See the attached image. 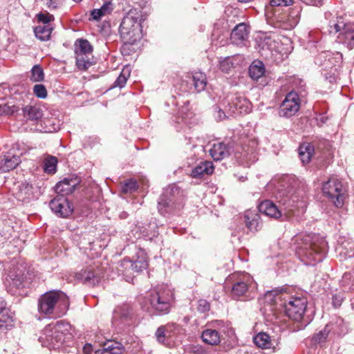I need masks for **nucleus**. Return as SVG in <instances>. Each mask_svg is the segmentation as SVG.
Wrapping results in <instances>:
<instances>
[{
    "label": "nucleus",
    "instance_id": "63",
    "mask_svg": "<svg viewBox=\"0 0 354 354\" xmlns=\"http://www.w3.org/2000/svg\"><path fill=\"white\" fill-rule=\"evenodd\" d=\"M317 120L321 123H325L327 120V118L324 116V115H321L319 118L317 119Z\"/></svg>",
    "mask_w": 354,
    "mask_h": 354
},
{
    "label": "nucleus",
    "instance_id": "11",
    "mask_svg": "<svg viewBox=\"0 0 354 354\" xmlns=\"http://www.w3.org/2000/svg\"><path fill=\"white\" fill-rule=\"evenodd\" d=\"M302 7L300 4H295L287 12H280V9H275L273 13V23L275 26L283 29L294 28L299 22Z\"/></svg>",
    "mask_w": 354,
    "mask_h": 354
},
{
    "label": "nucleus",
    "instance_id": "62",
    "mask_svg": "<svg viewBox=\"0 0 354 354\" xmlns=\"http://www.w3.org/2000/svg\"><path fill=\"white\" fill-rule=\"evenodd\" d=\"M353 250H354V248H353V245L351 244V245L350 247V251L346 250L345 252H344V255L348 258L353 257H354V251H353ZM341 252H343V251H342Z\"/></svg>",
    "mask_w": 354,
    "mask_h": 354
},
{
    "label": "nucleus",
    "instance_id": "14",
    "mask_svg": "<svg viewBox=\"0 0 354 354\" xmlns=\"http://www.w3.org/2000/svg\"><path fill=\"white\" fill-rule=\"evenodd\" d=\"M225 105L227 113L230 116L236 117L241 114L248 113L251 111L250 102L243 95L236 94L227 97Z\"/></svg>",
    "mask_w": 354,
    "mask_h": 354
},
{
    "label": "nucleus",
    "instance_id": "6",
    "mask_svg": "<svg viewBox=\"0 0 354 354\" xmlns=\"http://www.w3.org/2000/svg\"><path fill=\"white\" fill-rule=\"evenodd\" d=\"M71 328V326L68 323L62 321L55 324H48L42 330L38 340L43 346L49 349L59 348L72 339Z\"/></svg>",
    "mask_w": 354,
    "mask_h": 354
},
{
    "label": "nucleus",
    "instance_id": "52",
    "mask_svg": "<svg viewBox=\"0 0 354 354\" xmlns=\"http://www.w3.org/2000/svg\"><path fill=\"white\" fill-rule=\"evenodd\" d=\"M33 93L39 98L44 99L47 97V90L43 84H36L33 87Z\"/></svg>",
    "mask_w": 354,
    "mask_h": 354
},
{
    "label": "nucleus",
    "instance_id": "7",
    "mask_svg": "<svg viewBox=\"0 0 354 354\" xmlns=\"http://www.w3.org/2000/svg\"><path fill=\"white\" fill-rule=\"evenodd\" d=\"M144 20L140 9H131L123 17L119 28L120 38L124 46L136 44L142 37L141 21Z\"/></svg>",
    "mask_w": 354,
    "mask_h": 354
},
{
    "label": "nucleus",
    "instance_id": "30",
    "mask_svg": "<svg viewBox=\"0 0 354 354\" xmlns=\"http://www.w3.org/2000/svg\"><path fill=\"white\" fill-rule=\"evenodd\" d=\"M203 341L209 345H218L221 342L220 333L215 329L207 328L201 335Z\"/></svg>",
    "mask_w": 354,
    "mask_h": 354
},
{
    "label": "nucleus",
    "instance_id": "21",
    "mask_svg": "<svg viewBox=\"0 0 354 354\" xmlns=\"http://www.w3.org/2000/svg\"><path fill=\"white\" fill-rule=\"evenodd\" d=\"M50 209L58 216L67 218L73 212V204L64 196L57 195L49 203Z\"/></svg>",
    "mask_w": 354,
    "mask_h": 354
},
{
    "label": "nucleus",
    "instance_id": "16",
    "mask_svg": "<svg viewBox=\"0 0 354 354\" xmlns=\"http://www.w3.org/2000/svg\"><path fill=\"white\" fill-rule=\"evenodd\" d=\"M206 86L207 77L202 72H194L186 76V79L183 80L181 84V87L189 93H200L205 89Z\"/></svg>",
    "mask_w": 354,
    "mask_h": 354
},
{
    "label": "nucleus",
    "instance_id": "37",
    "mask_svg": "<svg viewBox=\"0 0 354 354\" xmlns=\"http://www.w3.org/2000/svg\"><path fill=\"white\" fill-rule=\"evenodd\" d=\"M52 30L50 25H39L35 28L34 32L36 37L41 41H47L50 39Z\"/></svg>",
    "mask_w": 354,
    "mask_h": 354
},
{
    "label": "nucleus",
    "instance_id": "44",
    "mask_svg": "<svg viewBox=\"0 0 354 354\" xmlns=\"http://www.w3.org/2000/svg\"><path fill=\"white\" fill-rule=\"evenodd\" d=\"M44 80V73L40 65L36 64L31 69L30 80L34 82H42Z\"/></svg>",
    "mask_w": 354,
    "mask_h": 354
},
{
    "label": "nucleus",
    "instance_id": "29",
    "mask_svg": "<svg viewBox=\"0 0 354 354\" xmlns=\"http://www.w3.org/2000/svg\"><path fill=\"white\" fill-rule=\"evenodd\" d=\"M214 169L212 162L204 161L200 162L197 166L192 169L191 176L195 178H199L204 174H211Z\"/></svg>",
    "mask_w": 354,
    "mask_h": 354
},
{
    "label": "nucleus",
    "instance_id": "43",
    "mask_svg": "<svg viewBox=\"0 0 354 354\" xmlns=\"http://www.w3.org/2000/svg\"><path fill=\"white\" fill-rule=\"evenodd\" d=\"M221 105L223 106V108H222L221 105H214L213 106L214 117L217 121H221L231 117L228 115L226 111V109L225 108V105H227L226 101H223Z\"/></svg>",
    "mask_w": 354,
    "mask_h": 354
},
{
    "label": "nucleus",
    "instance_id": "51",
    "mask_svg": "<svg viewBox=\"0 0 354 354\" xmlns=\"http://www.w3.org/2000/svg\"><path fill=\"white\" fill-rule=\"evenodd\" d=\"M231 59H232V58L227 57L221 60L219 62L220 70L223 72L228 73L230 70L233 67V63Z\"/></svg>",
    "mask_w": 354,
    "mask_h": 354
},
{
    "label": "nucleus",
    "instance_id": "60",
    "mask_svg": "<svg viewBox=\"0 0 354 354\" xmlns=\"http://www.w3.org/2000/svg\"><path fill=\"white\" fill-rule=\"evenodd\" d=\"M305 3L307 5H311L318 7L322 5V0H305Z\"/></svg>",
    "mask_w": 354,
    "mask_h": 354
},
{
    "label": "nucleus",
    "instance_id": "24",
    "mask_svg": "<svg viewBox=\"0 0 354 354\" xmlns=\"http://www.w3.org/2000/svg\"><path fill=\"white\" fill-rule=\"evenodd\" d=\"M231 147L224 142L214 143L209 149V155L215 161L222 160L230 155Z\"/></svg>",
    "mask_w": 354,
    "mask_h": 354
},
{
    "label": "nucleus",
    "instance_id": "45",
    "mask_svg": "<svg viewBox=\"0 0 354 354\" xmlns=\"http://www.w3.org/2000/svg\"><path fill=\"white\" fill-rule=\"evenodd\" d=\"M156 340L163 344V345H168L169 344V338L167 335V330L166 327L164 326H161L158 328L156 333H155Z\"/></svg>",
    "mask_w": 354,
    "mask_h": 354
},
{
    "label": "nucleus",
    "instance_id": "4",
    "mask_svg": "<svg viewBox=\"0 0 354 354\" xmlns=\"http://www.w3.org/2000/svg\"><path fill=\"white\" fill-rule=\"evenodd\" d=\"M174 301L173 290L166 285H160L150 290L142 303V308L155 315H164L170 312Z\"/></svg>",
    "mask_w": 354,
    "mask_h": 354
},
{
    "label": "nucleus",
    "instance_id": "19",
    "mask_svg": "<svg viewBox=\"0 0 354 354\" xmlns=\"http://www.w3.org/2000/svg\"><path fill=\"white\" fill-rule=\"evenodd\" d=\"M41 194V188L38 185H34L26 181L18 186L15 196L19 201L29 203L32 200L37 199Z\"/></svg>",
    "mask_w": 354,
    "mask_h": 354
},
{
    "label": "nucleus",
    "instance_id": "1",
    "mask_svg": "<svg viewBox=\"0 0 354 354\" xmlns=\"http://www.w3.org/2000/svg\"><path fill=\"white\" fill-rule=\"evenodd\" d=\"M299 185L300 182L295 176H283L275 194L279 206L272 201L265 200L259 204V212L274 218L283 215L292 216L301 203Z\"/></svg>",
    "mask_w": 354,
    "mask_h": 354
},
{
    "label": "nucleus",
    "instance_id": "2",
    "mask_svg": "<svg viewBox=\"0 0 354 354\" xmlns=\"http://www.w3.org/2000/svg\"><path fill=\"white\" fill-rule=\"evenodd\" d=\"M293 241L296 255L304 265L314 266L325 258L328 243L324 238L316 234H299Z\"/></svg>",
    "mask_w": 354,
    "mask_h": 354
},
{
    "label": "nucleus",
    "instance_id": "54",
    "mask_svg": "<svg viewBox=\"0 0 354 354\" xmlns=\"http://www.w3.org/2000/svg\"><path fill=\"white\" fill-rule=\"evenodd\" d=\"M37 19L39 22H42L44 25H49V22L54 19V17L48 12H39L37 15Z\"/></svg>",
    "mask_w": 354,
    "mask_h": 354
},
{
    "label": "nucleus",
    "instance_id": "31",
    "mask_svg": "<svg viewBox=\"0 0 354 354\" xmlns=\"http://www.w3.org/2000/svg\"><path fill=\"white\" fill-rule=\"evenodd\" d=\"M328 325H330V328L333 334L342 336L347 333L348 330V324L341 317H338L335 322H331Z\"/></svg>",
    "mask_w": 354,
    "mask_h": 354
},
{
    "label": "nucleus",
    "instance_id": "64",
    "mask_svg": "<svg viewBox=\"0 0 354 354\" xmlns=\"http://www.w3.org/2000/svg\"><path fill=\"white\" fill-rule=\"evenodd\" d=\"M128 216V214L126 212H122L120 214V218L122 219L127 218Z\"/></svg>",
    "mask_w": 354,
    "mask_h": 354
},
{
    "label": "nucleus",
    "instance_id": "53",
    "mask_svg": "<svg viewBox=\"0 0 354 354\" xmlns=\"http://www.w3.org/2000/svg\"><path fill=\"white\" fill-rule=\"evenodd\" d=\"M100 142V139L97 136H89L85 138L84 141V147L93 148L96 145H99Z\"/></svg>",
    "mask_w": 354,
    "mask_h": 354
},
{
    "label": "nucleus",
    "instance_id": "46",
    "mask_svg": "<svg viewBox=\"0 0 354 354\" xmlns=\"http://www.w3.org/2000/svg\"><path fill=\"white\" fill-rule=\"evenodd\" d=\"M57 159L55 156H48L44 161V171L49 174L56 171Z\"/></svg>",
    "mask_w": 354,
    "mask_h": 354
},
{
    "label": "nucleus",
    "instance_id": "13",
    "mask_svg": "<svg viewBox=\"0 0 354 354\" xmlns=\"http://www.w3.org/2000/svg\"><path fill=\"white\" fill-rule=\"evenodd\" d=\"M322 192L325 196L330 198L337 207L344 205L345 193L340 180L335 177L330 178L322 185Z\"/></svg>",
    "mask_w": 354,
    "mask_h": 354
},
{
    "label": "nucleus",
    "instance_id": "50",
    "mask_svg": "<svg viewBox=\"0 0 354 354\" xmlns=\"http://www.w3.org/2000/svg\"><path fill=\"white\" fill-rule=\"evenodd\" d=\"M188 109L186 106H183L180 109L178 110L177 115L176 116V122L178 124L186 123L187 118L188 115L190 114L192 115V113H189L187 112Z\"/></svg>",
    "mask_w": 354,
    "mask_h": 354
},
{
    "label": "nucleus",
    "instance_id": "26",
    "mask_svg": "<svg viewBox=\"0 0 354 354\" xmlns=\"http://www.w3.org/2000/svg\"><path fill=\"white\" fill-rule=\"evenodd\" d=\"M249 30L247 26L241 23L236 25L232 30L230 35V40L232 44L240 46L248 39Z\"/></svg>",
    "mask_w": 354,
    "mask_h": 354
},
{
    "label": "nucleus",
    "instance_id": "40",
    "mask_svg": "<svg viewBox=\"0 0 354 354\" xmlns=\"http://www.w3.org/2000/svg\"><path fill=\"white\" fill-rule=\"evenodd\" d=\"M314 147L313 145L308 144L306 146L301 145L299 149V156L304 164H307L310 161Z\"/></svg>",
    "mask_w": 354,
    "mask_h": 354
},
{
    "label": "nucleus",
    "instance_id": "55",
    "mask_svg": "<svg viewBox=\"0 0 354 354\" xmlns=\"http://www.w3.org/2000/svg\"><path fill=\"white\" fill-rule=\"evenodd\" d=\"M260 46H261V48L264 50L265 48L268 50H272L273 48L275 46V41L272 39L270 37H266L260 43Z\"/></svg>",
    "mask_w": 354,
    "mask_h": 354
},
{
    "label": "nucleus",
    "instance_id": "12",
    "mask_svg": "<svg viewBox=\"0 0 354 354\" xmlns=\"http://www.w3.org/2000/svg\"><path fill=\"white\" fill-rule=\"evenodd\" d=\"M258 141L255 138H246L237 148L235 158L243 165H250L255 162L257 158Z\"/></svg>",
    "mask_w": 354,
    "mask_h": 354
},
{
    "label": "nucleus",
    "instance_id": "38",
    "mask_svg": "<svg viewBox=\"0 0 354 354\" xmlns=\"http://www.w3.org/2000/svg\"><path fill=\"white\" fill-rule=\"evenodd\" d=\"M19 110V106L16 105L13 101L5 102L3 99L0 100V115H12Z\"/></svg>",
    "mask_w": 354,
    "mask_h": 354
},
{
    "label": "nucleus",
    "instance_id": "58",
    "mask_svg": "<svg viewBox=\"0 0 354 354\" xmlns=\"http://www.w3.org/2000/svg\"><path fill=\"white\" fill-rule=\"evenodd\" d=\"M117 343V342H113L111 340L106 342L103 346L102 354H109V353H110L113 348L115 347V344Z\"/></svg>",
    "mask_w": 354,
    "mask_h": 354
},
{
    "label": "nucleus",
    "instance_id": "59",
    "mask_svg": "<svg viewBox=\"0 0 354 354\" xmlns=\"http://www.w3.org/2000/svg\"><path fill=\"white\" fill-rule=\"evenodd\" d=\"M122 346L120 343L115 344V346L109 353V354H122Z\"/></svg>",
    "mask_w": 354,
    "mask_h": 354
},
{
    "label": "nucleus",
    "instance_id": "35",
    "mask_svg": "<svg viewBox=\"0 0 354 354\" xmlns=\"http://www.w3.org/2000/svg\"><path fill=\"white\" fill-rule=\"evenodd\" d=\"M293 0H270V7L267 8V16L272 19L273 21V13L275 9L279 8L282 6H288L293 4Z\"/></svg>",
    "mask_w": 354,
    "mask_h": 354
},
{
    "label": "nucleus",
    "instance_id": "47",
    "mask_svg": "<svg viewBox=\"0 0 354 354\" xmlns=\"http://www.w3.org/2000/svg\"><path fill=\"white\" fill-rule=\"evenodd\" d=\"M138 187L136 180L129 179L122 184L121 191L124 194L133 193L137 190Z\"/></svg>",
    "mask_w": 354,
    "mask_h": 354
},
{
    "label": "nucleus",
    "instance_id": "48",
    "mask_svg": "<svg viewBox=\"0 0 354 354\" xmlns=\"http://www.w3.org/2000/svg\"><path fill=\"white\" fill-rule=\"evenodd\" d=\"M26 284V282L24 280V278L20 276H16L15 278L12 279L10 283V286L16 288L13 294L17 293V290H19V293L20 294V290L25 288Z\"/></svg>",
    "mask_w": 354,
    "mask_h": 354
},
{
    "label": "nucleus",
    "instance_id": "22",
    "mask_svg": "<svg viewBox=\"0 0 354 354\" xmlns=\"http://www.w3.org/2000/svg\"><path fill=\"white\" fill-rule=\"evenodd\" d=\"M122 266H129L131 270L140 272L145 270L148 266V261L146 254L143 250H140L137 253L136 259L130 260L129 259L124 258L122 262Z\"/></svg>",
    "mask_w": 354,
    "mask_h": 354
},
{
    "label": "nucleus",
    "instance_id": "56",
    "mask_svg": "<svg viewBox=\"0 0 354 354\" xmlns=\"http://www.w3.org/2000/svg\"><path fill=\"white\" fill-rule=\"evenodd\" d=\"M210 309L209 303L205 299H200L198 301L197 310L201 313H205Z\"/></svg>",
    "mask_w": 354,
    "mask_h": 354
},
{
    "label": "nucleus",
    "instance_id": "15",
    "mask_svg": "<svg viewBox=\"0 0 354 354\" xmlns=\"http://www.w3.org/2000/svg\"><path fill=\"white\" fill-rule=\"evenodd\" d=\"M299 94L294 90L288 92L280 104L278 114L281 118H290L296 115L300 109Z\"/></svg>",
    "mask_w": 354,
    "mask_h": 354
},
{
    "label": "nucleus",
    "instance_id": "10",
    "mask_svg": "<svg viewBox=\"0 0 354 354\" xmlns=\"http://www.w3.org/2000/svg\"><path fill=\"white\" fill-rule=\"evenodd\" d=\"M343 61V55L339 52L322 50L314 59L315 64L321 67L325 73L322 74L326 80L332 83L336 80V72Z\"/></svg>",
    "mask_w": 354,
    "mask_h": 354
},
{
    "label": "nucleus",
    "instance_id": "32",
    "mask_svg": "<svg viewBox=\"0 0 354 354\" xmlns=\"http://www.w3.org/2000/svg\"><path fill=\"white\" fill-rule=\"evenodd\" d=\"M75 55H79L80 58L84 55H93V47L86 39H77L75 44Z\"/></svg>",
    "mask_w": 354,
    "mask_h": 354
},
{
    "label": "nucleus",
    "instance_id": "3",
    "mask_svg": "<svg viewBox=\"0 0 354 354\" xmlns=\"http://www.w3.org/2000/svg\"><path fill=\"white\" fill-rule=\"evenodd\" d=\"M283 288L272 290L266 293V297H270L272 301L277 302L278 300L284 301L281 304L286 315L293 321L300 323L299 327H306L312 320L307 315V299L304 297H288L282 294Z\"/></svg>",
    "mask_w": 354,
    "mask_h": 354
},
{
    "label": "nucleus",
    "instance_id": "57",
    "mask_svg": "<svg viewBox=\"0 0 354 354\" xmlns=\"http://www.w3.org/2000/svg\"><path fill=\"white\" fill-rule=\"evenodd\" d=\"M344 294L342 292L335 294L333 296L332 298V304L335 308H338L342 305V301H344Z\"/></svg>",
    "mask_w": 354,
    "mask_h": 354
},
{
    "label": "nucleus",
    "instance_id": "42",
    "mask_svg": "<svg viewBox=\"0 0 354 354\" xmlns=\"http://www.w3.org/2000/svg\"><path fill=\"white\" fill-rule=\"evenodd\" d=\"M113 9V3H104L99 9H94L91 11V15L94 20H99L102 17L109 14Z\"/></svg>",
    "mask_w": 354,
    "mask_h": 354
},
{
    "label": "nucleus",
    "instance_id": "61",
    "mask_svg": "<svg viewBox=\"0 0 354 354\" xmlns=\"http://www.w3.org/2000/svg\"><path fill=\"white\" fill-rule=\"evenodd\" d=\"M318 42L317 41H310L308 44V48L313 52V48L316 49L317 51L320 50V47L317 46Z\"/></svg>",
    "mask_w": 354,
    "mask_h": 354
},
{
    "label": "nucleus",
    "instance_id": "17",
    "mask_svg": "<svg viewBox=\"0 0 354 354\" xmlns=\"http://www.w3.org/2000/svg\"><path fill=\"white\" fill-rule=\"evenodd\" d=\"M230 279L232 281L231 295L234 299H238L239 297L244 296L248 292L249 286L252 281V279L248 274H233Z\"/></svg>",
    "mask_w": 354,
    "mask_h": 354
},
{
    "label": "nucleus",
    "instance_id": "28",
    "mask_svg": "<svg viewBox=\"0 0 354 354\" xmlns=\"http://www.w3.org/2000/svg\"><path fill=\"white\" fill-rule=\"evenodd\" d=\"M13 322V313L10 309L6 307L4 300L0 298V328L12 326Z\"/></svg>",
    "mask_w": 354,
    "mask_h": 354
},
{
    "label": "nucleus",
    "instance_id": "9",
    "mask_svg": "<svg viewBox=\"0 0 354 354\" xmlns=\"http://www.w3.org/2000/svg\"><path fill=\"white\" fill-rule=\"evenodd\" d=\"M328 32L336 34L338 41L348 49H354V23L348 22L342 16L333 17L328 21Z\"/></svg>",
    "mask_w": 354,
    "mask_h": 354
},
{
    "label": "nucleus",
    "instance_id": "20",
    "mask_svg": "<svg viewBox=\"0 0 354 354\" xmlns=\"http://www.w3.org/2000/svg\"><path fill=\"white\" fill-rule=\"evenodd\" d=\"M75 278L86 286H95L100 282L102 272L97 268L88 266L76 272Z\"/></svg>",
    "mask_w": 354,
    "mask_h": 354
},
{
    "label": "nucleus",
    "instance_id": "34",
    "mask_svg": "<svg viewBox=\"0 0 354 354\" xmlns=\"http://www.w3.org/2000/svg\"><path fill=\"white\" fill-rule=\"evenodd\" d=\"M24 118L28 120H38L43 115L42 111L37 106H26L23 109Z\"/></svg>",
    "mask_w": 354,
    "mask_h": 354
},
{
    "label": "nucleus",
    "instance_id": "23",
    "mask_svg": "<svg viewBox=\"0 0 354 354\" xmlns=\"http://www.w3.org/2000/svg\"><path fill=\"white\" fill-rule=\"evenodd\" d=\"M79 183L80 179L77 176L65 178L56 184L55 191L58 195L65 196L73 192Z\"/></svg>",
    "mask_w": 354,
    "mask_h": 354
},
{
    "label": "nucleus",
    "instance_id": "33",
    "mask_svg": "<svg viewBox=\"0 0 354 354\" xmlns=\"http://www.w3.org/2000/svg\"><path fill=\"white\" fill-rule=\"evenodd\" d=\"M266 72L263 62L254 60L249 67V75L253 80H258Z\"/></svg>",
    "mask_w": 354,
    "mask_h": 354
},
{
    "label": "nucleus",
    "instance_id": "25",
    "mask_svg": "<svg viewBox=\"0 0 354 354\" xmlns=\"http://www.w3.org/2000/svg\"><path fill=\"white\" fill-rule=\"evenodd\" d=\"M21 162L19 155L13 154L10 151L0 157V172L6 173L16 168Z\"/></svg>",
    "mask_w": 354,
    "mask_h": 354
},
{
    "label": "nucleus",
    "instance_id": "5",
    "mask_svg": "<svg viewBox=\"0 0 354 354\" xmlns=\"http://www.w3.org/2000/svg\"><path fill=\"white\" fill-rule=\"evenodd\" d=\"M69 308L68 297L61 290H50L38 300V310L50 318L61 317Z\"/></svg>",
    "mask_w": 354,
    "mask_h": 354
},
{
    "label": "nucleus",
    "instance_id": "18",
    "mask_svg": "<svg viewBox=\"0 0 354 354\" xmlns=\"http://www.w3.org/2000/svg\"><path fill=\"white\" fill-rule=\"evenodd\" d=\"M134 320L135 310L131 305L124 304L115 308L112 320L113 324L118 326L130 325Z\"/></svg>",
    "mask_w": 354,
    "mask_h": 354
},
{
    "label": "nucleus",
    "instance_id": "39",
    "mask_svg": "<svg viewBox=\"0 0 354 354\" xmlns=\"http://www.w3.org/2000/svg\"><path fill=\"white\" fill-rule=\"evenodd\" d=\"M254 343L261 348H269L272 345L270 337L263 332L259 333L254 337Z\"/></svg>",
    "mask_w": 354,
    "mask_h": 354
},
{
    "label": "nucleus",
    "instance_id": "27",
    "mask_svg": "<svg viewBox=\"0 0 354 354\" xmlns=\"http://www.w3.org/2000/svg\"><path fill=\"white\" fill-rule=\"evenodd\" d=\"M244 221L247 227L251 232H257L261 227L260 216L254 211L248 210L244 215Z\"/></svg>",
    "mask_w": 354,
    "mask_h": 354
},
{
    "label": "nucleus",
    "instance_id": "8",
    "mask_svg": "<svg viewBox=\"0 0 354 354\" xmlns=\"http://www.w3.org/2000/svg\"><path fill=\"white\" fill-rule=\"evenodd\" d=\"M183 191L174 184L166 187L158 202V209L160 214L167 216L183 207Z\"/></svg>",
    "mask_w": 354,
    "mask_h": 354
},
{
    "label": "nucleus",
    "instance_id": "36",
    "mask_svg": "<svg viewBox=\"0 0 354 354\" xmlns=\"http://www.w3.org/2000/svg\"><path fill=\"white\" fill-rule=\"evenodd\" d=\"M81 57L82 58L79 57V55H75L76 66L79 70L86 71L88 68L93 65L94 62L93 55H84Z\"/></svg>",
    "mask_w": 354,
    "mask_h": 354
},
{
    "label": "nucleus",
    "instance_id": "49",
    "mask_svg": "<svg viewBox=\"0 0 354 354\" xmlns=\"http://www.w3.org/2000/svg\"><path fill=\"white\" fill-rule=\"evenodd\" d=\"M129 76V73L123 69L113 84V87L123 88Z\"/></svg>",
    "mask_w": 354,
    "mask_h": 354
},
{
    "label": "nucleus",
    "instance_id": "41",
    "mask_svg": "<svg viewBox=\"0 0 354 354\" xmlns=\"http://www.w3.org/2000/svg\"><path fill=\"white\" fill-rule=\"evenodd\" d=\"M330 326V325L326 324L322 330L313 335L312 342L314 344H321L326 341L328 335L332 333Z\"/></svg>",
    "mask_w": 354,
    "mask_h": 354
}]
</instances>
